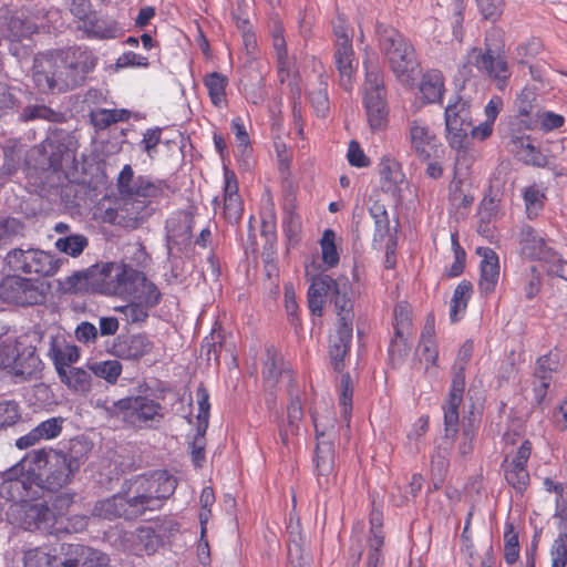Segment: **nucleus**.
<instances>
[{"mask_svg": "<svg viewBox=\"0 0 567 567\" xmlns=\"http://www.w3.org/2000/svg\"><path fill=\"white\" fill-rule=\"evenodd\" d=\"M97 64V58L85 47L39 54L33 62V81L43 93L63 92L80 85Z\"/></svg>", "mask_w": 567, "mask_h": 567, "instance_id": "obj_1", "label": "nucleus"}, {"mask_svg": "<svg viewBox=\"0 0 567 567\" xmlns=\"http://www.w3.org/2000/svg\"><path fill=\"white\" fill-rule=\"evenodd\" d=\"M27 458L34 471L35 486L49 492L69 485L81 466L76 456L53 449L33 450Z\"/></svg>", "mask_w": 567, "mask_h": 567, "instance_id": "obj_2", "label": "nucleus"}, {"mask_svg": "<svg viewBox=\"0 0 567 567\" xmlns=\"http://www.w3.org/2000/svg\"><path fill=\"white\" fill-rule=\"evenodd\" d=\"M375 37L378 47L394 75L400 80L410 79L419 65L411 41L398 29L383 23L375 25Z\"/></svg>", "mask_w": 567, "mask_h": 567, "instance_id": "obj_3", "label": "nucleus"}, {"mask_svg": "<svg viewBox=\"0 0 567 567\" xmlns=\"http://www.w3.org/2000/svg\"><path fill=\"white\" fill-rule=\"evenodd\" d=\"M474 350V342L466 340L461 346L453 365V378L447 399L443 404L445 439L450 440L447 449H451L455 441L460 425V406L463 402L465 390V370L470 363Z\"/></svg>", "mask_w": 567, "mask_h": 567, "instance_id": "obj_4", "label": "nucleus"}, {"mask_svg": "<svg viewBox=\"0 0 567 567\" xmlns=\"http://www.w3.org/2000/svg\"><path fill=\"white\" fill-rule=\"evenodd\" d=\"M365 80L363 83V106L370 127L384 130L389 123V107L383 73L378 58L373 54L363 61Z\"/></svg>", "mask_w": 567, "mask_h": 567, "instance_id": "obj_5", "label": "nucleus"}, {"mask_svg": "<svg viewBox=\"0 0 567 567\" xmlns=\"http://www.w3.org/2000/svg\"><path fill=\"white\" fill-rule=\"evenodd\" d=\"M49 289L50 285L38 278L12 272L0 280V300L21 308L39 306L47 301Z\"/></svg>", "mask_w": 567, "mask_h": 567, "instance_id": "obj_6", "label": "nucleus"}, {"mask_svg": "<svg viewBox=\"0 0 567 567\" xmlns=\"http://www.w3.org/2000/svg\"><path fill=\"white\" fill-rule=\"evenodd\" d=\"M135 484V494L132 498L141 516L146 511L159 509L163 501L174 494L177 480L166 471H157L150 476L140 477Z\"/></svg>", "mask_w": 567, "mask_h": 567, "instance_id": "obj_7", "label": "nucleus"}, {"mask_svg": "<svg viewBox=\"0 0 567 567\" xmlns=\"http://www.w3.org/2000/svg\"><path fill=\"white\" fill-rule=\"evenodd\" d=\"M93 293L127 298V287L135 269L126 264L100 262L90 267ZM134 280V277H133Z\"/></svg>", "mask_w": 567, "mask_h": 567, "instance_id": "obj_8", "label": "nucleus"}, {"mask_svg": "<svg viewBox=\"0 0 567 567\" xmlns=\"http://www.w3.org/2000/svg\"><path fill=\"white\" fill-rule=\"evenodd\" d=\"M4 265L11 272L51 277L59 270L61 261L51 252L38 248H13L7 252Z\"/></svg>", "mask_w": 567, "mask_h": 567, "instance_id": "obj_9", "label": "nucleus"}, {"mask_svg": "<svg viewBox=\"0 0 567 567\" xmlns=\"http://www.w3.org/2000/svg\"><path fill=\"white\" fill-rule=\"evenodd\" d=\"M532 453L533 443L525 439L517 447L507 451L501 462L499 467L505 483L519 497H523L530 486L528 461Z\"/></svg>", "mask_w": 567, "mask_h": 567, "instance_id": "obj_10", "label": "nucleus"}, {"mask_svg": "<svg viewBox=\"0 0 567 567\" xmlns=\"http://www.w3.org/2000/svg\"><path fill=\"white\" fill-rule=\"evenodd\" d=\"M446 141L452 148L464 151L472 127L470 103L458 94L449 99L444 110Z\"/></svg>", "mask_w": 567, "mask_h": 567, "instance_id": "obj_11", "label": "nucleus"}, {"mask_svg": "<svg viewBox=\"0 0 567 567\" xmlns=\"http://www.w3.org/2000/svg\"><path fill=\"white\" fill-rule=\"evenodd\" d=\"M106 554L83 544L51 545L50 567H109Z\"/></svg>", "mask_w": 567, "mask_h": 567, "instance_id": "obj_12", "label": "nucleus"}, {"mask_svg": "<svg viewBox=\"0 0 567 567\" xmlns=\"http://www.w3.org/2000/svg\"><path fill=\"white\" fill-rule=\"evenodd\" d=\"M468 56L476 70L494 83L499 91H504L508 86L512 70L503 52L493 50L485 44L484 49L472 48Z\"/></svg>", "mask_w": 567, "mask_h": 567, "instance_id": "obj_13", "label": "nucleus"}, {"mask_svg": "<svg viewBox=\"0 0 567 567\" xmlns=\"http://www.w3.org/2000/svg\"><path fill=\"white\" fill-rule=\"evenodd\" d=\"M334 41V65L339 75L340 85L349 93L353 89V49L352 37L346 27V19L338 14L332 21Z\"/></svg>", "mask_w": 567, "mask_h": 567, "instance_id": "obj_14", "label": "nucleus"}, {"mask_svg": "<svg viewBox=\"0 0 567 567\" xmlns=\"http://www.w3.org/2000/svg\"><path fill=\"white\" fill-rule=\"evenodd\" d=\"M338 328L336 336L331 339L330 359L333 369L341 372L344 368V358L350 355L352 343V326L354 312H351V305L344 299L337 300Z\"/></svg>", "mask_w": 567, "mask_h": 567, "instance_id": "obj_15", "label": "nucleus"}, {"mask_svg": "<svg viewBox=\"0 0 567 567\" xmlns=\"http://www.w3.org/2000/svg\"><path fill=\"white\" fill-rule=\"evenodd\" d=\"M117 188L122 196H133L151 203L152 198H159L171 190L169 185L162 179H155L143 175L134 176L131 165H124L117 177Z\"/></svg>", "mask_w": 567, "mask_h": 567, "instance_id": "obj_16", "label": "nucleus"}, {"mask_svg": "<svg viewBox=\"0 0 567 567\" xmlns=\"http://www.w3.org/2000/svg\"><path fill=\"white\" fill-rule=\"evenodd\" d=\"M27 455L0 474V496L7 501L22 502L30 496L35 486L32 466L25 470Z\"/></svg>", "mask_w": 567, "mask_h": 567, "instance_id": "obj_17", "label": "nucleus"}, {"mask_svg": "<svg viewBox=\"0 0 567 567\" xmlns=\"http://www.w3.org/2000/svg\"><path fill=\"white\" fill-rule=\"evenodd\" d=\"M393 316L394 337L389 344V359L392 367H398L410 350L409 338L413 329L411 306L405 301L399 302L394 307Z\"/></svg>", "mask_w": 567, "mask_h": 567, "instance_id": "obj_18", "label": "nucleus"}, {"mask_svg": "<svg viewBox=\"0 0 567 567\" xmlns=\"http://www.w3.org/2000/svg\"><path fill=\"white\" fill-rule=\"evenodd\" d=\"M408 137L411 150L421 162L435 158L442 146L429 124L421 118L409 122Z\"/></svg>", "mask_w": 567, "mask_h": 567, "instance_id": "obj_19", "label": "nucleus"}, {"mask_svg": "<svg viewBox=\"0 0 567 567\" xmlns=\"http://www.w3.org/2000/svg\"><path fill=\"white\" fill-rule=\"evenodd\" d=\"M311 419L316 432V449L313 455L315 470L318 476L329 475L334 465L333 444L327 433V424L317 413H311Z\"/></svg>", "mask_w": 567, "mask_h": 567, "instance_id": "obj_20", "label": "nucleus"}, {"mask_svg": "<svg viewBox=\"0 0 567 567\" xmlns=\"http://www.w3.org/2000/svg\"><path fill=\"white\" fill-rule=\"evenodd\" d=\"M128 401L126 423L133 426H150L151 422L158 423L164 417L162 404L148 396H128Z\"/></svg>", "mask_w": 567, "mask_h": 567, "instance_id": "obj_21", "label": "nucleus"}, {"mask_svg": "<svg viewBox=\"0 0 567 567\" xmlns=\"http://www.w3.org/2000/svg\"><path fill=\"white\" fill-rule=\"evenodd\" d=\"M92 515L99 518L113 520L116 518L132 519L140 516L132 496L115 494L109 498L97 501Z\"/></svg>", "mask_w": 567, "mask_h": 567, "instance_id": "obj_22", "label": "nucleus"}, {"mask_svg": "<svg viewBox=\"0 0 567 567\" xmlns=\"http://www.w3.org/2000/svg\"><path fill=\"white\" fill-rule=\"evenodd\" d=\"M477 254L482 257L478 289L482 295L489 296L495 291L498 282L499 258L489 247L477 248Z\"/></svg>", "mask_w": 567, "mask_h": 567, "instance_id": "obj_23", "label": "nucleus"}, {"mask_svg": "<svg viewBox=\"0 0 567 567\" xmlns=\"http://www.w3.org/2000/svg\"><path fill=\"white\" fill-rule=\"evenodd\" d=\"M243 210L244 205L238 194L236 174L228 167H224V217L230 224L238 223L241 218Z\"/></svg>", "mask_w": 567, "mask_h": 567, "instance_id": "obj_24", "label": "nucleus"}, {"mask_svg": "<svg viewBox=\"0 0 567 567\" xmlns=\"http://www.w3.org/2000/svg\"><path fill=\"white\" fill-rule=\"evenodd\" d=\"M64 419L61 416L49 417L40 422L27 434L20 436L16 441V446L19 450L29 449L40 441H49L58 437L63 430Z\"/></svg>", "mask_w": 567, "mask_h": 567, "instance_id": "obj_25", "label": "nucleus"}, {"mask_svg": "<svg viewBox=\"0 0 567 567\" xmlns=\"http://www.w3.org/2000/svg\"><path fill=\"white\" fill-rule=\"evenodd\" d=\"M519 252L530 260L547 259L551 256V248L547 246L545 238L532 226L525 225L519 231Z\"/></svg>", "mask_w": 567, "mask_h": 567, "instance_id": "obj_26", "label": "nucleus"}, {"mask_svg": "<svg viewBox=\"0 0 567 567\" xmlns=\"http://www.w3.org/2000/svg\"><path fill=\"white\" fill-rule=\"evenodd\" d=\"M445 91V78L440 70L430 69L422 74L419 97L423 105L442 104Z\"/></svg>", "mask_w": 567, "mask_h": 567, "instance_id": "obj_27", "label": "nucleus"}, {"mask_svg": "<svg viewBox=\"0 0 567 567\" xmlns=\"http://www.w3.org/2000/svg\"><path fill=\"white\" fill-rule=\"evenodd\" d=\"M47 354L53 362L58 374L62 370L70 368L73 363H76L80 359L78 347L68 343L64 338L58 336L50 337Z\"/></svg>", "mask_w": 567, "mask_h": 567, "instance_id": "obj_28", "label": "nucleus"}, {"mask_svg": "<svg viewBox=\"0 0 567 567\" xmlns=\"http://www.w3.org/2000/svg\"><path fill=\"white\" fill-rule=\"evenodd\" d=\"M74 502V495L63 493L58 495L52 502L51 506L47 503H43V524H45L47 528H43V534L48 535H61V523L63 511H69L71 505Z\"/></svg>", "mask_w": 567, "mask_h": 567, "instance_id": "obj_29", "label": "nucleus"}, {"mask_svg": "<svg viewBox=\"0 0 567 567\" xmlns=\"http://www.w3.org/2000/svg\"><path fill=\"white\" fill-rule=\"evenodd\" d=\"M134 280L130 279L127 298L144 302L153 308L161 301L162 293L154 282L148 280L144 272L135 269ZM133 278V275H132Z\"/></svg>", "mask_w": 567, "mask_h": 567, "instance_id": "obj_30", "label": "nucleus"}, {"mask_svg": "<svg viewBox=\"0 0 567 567\" xmlns=\"http://www.w3.org/2000/svg\"><path fill=\"white\" fill-rule=\"evenodd\" d=\"M153 342L145 333L132 334L120 339L115 346V354L126 360H138L153 350Z\"/></svg>", "mask_w": 567, "mask_h": 567, "instance_id": "obj_31", "label": "nucleus"}, {"mask_svg": "<svg viewBox=\"0 0 567 567\" xmlns=\"http://www.w3.org/2000/svg\"><path fill=\"white\" fill-rule=\"evenodd\" d=\"M330 291L333 292V303L336 309L337 300L340 298L341 300L344 299L346 301H349V303L351 305V312H353L354 303L352 299L348 296L349 293H351V287H348L344 282L333 280L328 275L316 277L308 289V295L324 297Z\"/></svg>", "mask_w": 567, "mask_h": 567, "instance_id": "obj_32", "label": "nucleus"}, {"mask_svg": "<svg viewBox=\"0 0 567 567\" xmlns=\"http://www.w3.org/2000/svg\"><path fill=\"white\" fill-rule=\"evenodd\" d=\"M89 38L95 39H114L121 34L120 24L104 16H100L96 12H91L85 19V22L80 25Z\"/></svg>", "mask_w": 567, "mask_h": 567, "instance_id": "obj_33", "label": "nucleus"}, {"mask_svg": "<svg viewBox=\"0 0 567 567\" xmlns=\"http://www.w3.org/2000/svg\"><path fill=\"white\" fill-rule=\"evenodd\" d=\"M122 205L118 209L120 216L125 225L136 228L151 216L150 202L133 196H122Z\"/></svg>", "mask_w": 567, "mask_h": 567, "instance_id": "obj_34", "label": "nucleus"}, {"mask_svg": "<svg viewBox=\"0 0 567 567\" xmlns=\"http://www.w3.org/2000/svg\"><path fill=\"white\" fill-rule=\"evenodd\" d=\"M58 377L71 392L79 395H86L93 388V377L87 368L70 367Z\"/></svg>", "mask_w": 567, "mask_h": 567, "instance_id": "obj_35", "label": "nucleus"}, {"mask_svg": "<svg viewBox=\"0 0 567 567\" xmlns=\"http://www.w3.org/2000/svg\"><path fill=\"white\" fill-rule=\"evenodd\" d=\"M535 94L524 89L515 100V116L513 125L518 126L519 130H534L536 125V115H533Z\"/></svg>", "mask_w": 567, "mask_h": 567, "instance_id": "obj_36", "label": "nucleus"}, {"mask_svg": "<svg viewBox=\"0 0 567 567\" xmlns=\"http://www.w3.org/2000/svg\"><path fill=\"white\" fill-rule=\"evenodd\" d=\"M38 152L43 159L40 162L43 168L58 171L62 166L63 155L66 151L60 134L48 136L38 147Z\"/></svg>", "mask_w": 567, "mask_h": 567, "instance_id": "obj_37", "label": "nucleus"}, {"mask_svg": "<svg viewBox=\"0 0 567 567\" xmlns=\"http://www.w3.org/2000/svg\"><path fill=\"white\" fill-rule=\"evenodd\" d=\"M6 31V37L10 41L20 42L38 33L39 25L31 16L24 12H17L8 19Z\"/></svg>", "mask_w": 567, "mask_h": 567, "instance_id": "obj_38", "label": "nucleus"}, {"mask_svg": "<svg viewBox=\"0 0 567 567\" xmlns=\"http://www.w3.org/2000/svg\"><path fill=\"white\" fill-rule=\"evenodd\" d=\"M415 355L417 359L412 364L414 371L423 370L424 374H429L439 368V349L434 339L422 338Z\"/></svg>", "mask_w": 567, "mask_h": 567, "instance_id": "obj_39", "label": "nucleus"}, {"mask_svg": "<svg viewBox=\"0 0 567 567\" xmlns=\"http://www.w3.org/2000/svg\"><path fill=\"white\" fill-rule=\"evenodd\" d=\"M472 293L473 285L468 280L464 279L455 287L450 301L449 316L451 322L455 323L464 318Z\"/></svg>", "mask_w": 567, "mask_h": 567, "instance_id": "obj_40", "label": "nucleus"}, {"mask_svg": "<svg viewBox=\"0 0 567 567\" xmlns=\"http://www.w3.org/2000/svg\"><path fill=\"white\" fill-rule=\"evenodd\" d=\"M203 83L215 107L223 109L228 105L226 89L229 81L226 75L219 72H210L205 74Z\"/></svg>", "mask_w": 567, "mask_h": 567, "instance_id": "obj_41", "label": "nucleus"}, {"mask_svg": "<svg viewBox=\"0 0 567 567\" xmlns=\"http://www.w3.org/2000/svg\"><path fill=\"white\" fill-rule=\"evenodd\" d=\"M338 390L340 392L339 396V408L341 419L346 424V433L344 435L350 436L351 433V416H352V398H353V386L352 379L349 373H344L341 375L340 382L338 384Z\"/></svg>", "mask_w": 567, "mask_h": 567, "instance_id": "obj_42", "label": "nucleus"}, {"mask_svg": "<svg viewBox=\"0 0 567 567\" xmlns=\"http://www.w3.org/2000/svg\"><path fill=\"white\" fill-rule=\"evenodd\" d=\"M85 367L92 375L104 380L110 385L116 384L123 371L122 363L116 359L89 361Z\"/></svg>", "mask_w": 567, "mask_h": 567, "instance_id": "obj_43", "label": "nucleus"}, {"mask_svg": "<svg viewBox=\"0 0 567 567\" xmlns=\"http://www.w3.org/2000/svg\"><path fill=\"white\" fill-rule=\"evenodd\" d=\"M560 368V355L557 349H551L547 353L536 359L533 378L535 380L553 381V375Z\"/></svg>", "mask_w": 567, "mask_h": 567, "instance_id": "obj_44", "label": "nucleus"}, {"mask_svg": "<svg viewBox=\"0 0 567 567\" xmlns=\"http://www.w3.org/2000/svg\"><path fill=\"white\" fill-rule=\"evenodd\" d=\"M525 212L528 219H535L544 209L547 199L546 188L534 183L523 190Z\"/></svg>", "mask_w": 567, "mask_h": 567, "instance_id": "obj_45", "label": "nucleus"}, {"mask_svg": "<svg viewBox=\"0 0 567 567\" xmlns=\"http://www.w3.org/2000/svg\"><path fill=\"white\" fill-rule=\"evenodd\" d=\"M90 117L96 130H105L112 124L128 121L131 112L126 109H97L91 112Z\"/></svg>", "mask_w": 567, "mask_h": 567, "instance_id": "obj_46", "label": "nucleus"}, {"mask_svg": "<svg viewBox=\"0 0 567 567\" xmlns=\"http://www.w3.org/2000/svg\"><path fill=\"white\" fill-rule=\"evenodd\" d=\"M264 377L267 380L276 381L279 377L287 374L291 377V370L285 362L282 355L275 349H267V358L264 363Z\"/></svg>", "mask_w": 567, "mask_h": 567, "instance_id": "obj_47", "label": "nucleus"}, {"mask_svg": "<svg viewBox=\"0 0 567 567\" xmlns=\"http://www.w3.org/2000/svg\"><path fill=\"white\" fill-rule=\"evenodd\" d=\"M544 488L548 493H554L555 498V517L560 523L567 520V486L561 482H555L550 477H545L543 482Z\"/></svg>", "mask_w": 567, "mask_h": 567, "instance_id": "obj_48", "label": "nucleus"}, {"mask_svg": "<svg viewBox=\"0 0 567 567\" xmlns=\"http://www.w3.org/2000/svg\"><path fill=\"white\" fill-rule=\"evenodd\" d=\"M369 212L374 220V241H383L384 237L393 234L390 227V219L384 204L375 200Z\"/></svg>", "mask_w": 567, "mask_h": 567, "instance_id": "obj_49", "label": "nucleus"}, {"mask_svg": "<svg viewBox=\"0 0 567 567\" xmlns=\"http://www.w3.org/2000/svg\"><path fill=\"white\" fill-rule=\"evenodd\" d=\"M567 565V520L560 523L559 533L550 547V567Z\"/></svg>", "mask_w": 567, "mask_h": 567, "instance_id": "obj_50", "label": "nucleus"}, {"mask_svg": "<svg viewBox=\"0 0 567 567\" xmlns=\"http://www.w3.org/2000/svg\"><path fill=\"white\" fill-rule=\"evenodd\" d=\"M463 179L454 175L449 184V203L455 209H468L474 203V196L463 188Z\"/></svg>", "mask_w": 567, "mask_h": 567, "instance_id": "obj_51", "label": "nucleus"}, {"mask_svg": "<svg viewBox=\"0 0 567 567\" xmlns=\"http://www.w3.org/2000/svg\"><path fill=\"white\" fill-rule=\"evenodd\" d=\"M20 120L22 122H30L35 120H45L48 122L58 123L61 122L63 115L47 105H27L20 113Z\"/></svg>", "mask_w": 567, "mask_h": 567, "instance_id": "obj_52", "label": "nucleus"}, {"mask_svg": "<svg viewBox=\"0 0 567 567\" xmlns=\"http://www.w3.org/2000/svg\"><path fill=\"white\" fill-rule=\"evenodd\" d=\"M23 567H50L51 545L28 548L22 551Z\"/></svg>", "mask_w": 567, "mask_h": 567, "instance_id": "obj_53", "label": "nucleus"}, {"mask_svg": "<svg viewBox=\"0 0 567 567\" xmlns=\"http://www.w3.org/2000/svg\"><path fill=\"white\" fill-rule=\"evenodd\" d=\"M43 503L30 504L24 507L21 525L25 530L43 533Z\"/></svg>", "mask_w": 567, "mask_h": 567, "instance_id": "obj_54", "label": "nucleus"}, {"mask_svg": "<svg viewBox=\"0 0 567 567\" xmlns=\"http://www.w3.org/2000/svg\"><path fill=\"white\" fill-rule=\"evenodd\" d=\"M136 551L154 553L161 544L159 536L151 526H141L134 533Z\"/></svg>", "mask_w": 567, "mask_h": 567, "instance_id": "obj_55", "label": "nucleus"}, {"mask_svg": "<svg viewBox=\"0 0 567 567\" xmlns=\"http://www.w3.org/2000/svg\"><path fill=\"white\" fill-rule=\"evenodd\" d=\"M89 240L84 235H68L59 238L54 246L55 248L65 255L71 257L80 256L83 250L87 247Z\"/></svg>", "mask_w": 567, "mask_h": 567, "instance_id": "obj_56", "label": "nucleus"}, {"mask_svg": "<svg viewBox=\"0 0 567 567\" xmlns=\"http://www.w3.org/2000/svg\"><path fill=\"white\" fill-rule=\"evenodd\" d=\"M63 291L65 293L92 292L90 267L69 276L63 282Z\"/></svg>", "mask_w": 567, "mask_h": 567, "instance_id": "obj_57", "label": "nucleus"}, {"mask_svg": "<svg viewBox=\"0 0 567 567\" xmlns=\"http://www.w3.org/2000/svg\"><path fill=\"white\" fill-rule=\"evenodd\" d=\"M543 51V43L539 39L533 38L518 44L513 54L517 64L526 65Z\"/></svg>", "mask_w": 567, "mask_h": 567, "instance_id": "obj_58", "label": "nucleus"}, {"mask_svg": "<svg viewBox=\"0 0 567 567\" xmlns=\"http://www.w3.org/2000/svg\"><path fill=\"white\" fill-rule=\"evenodd\" d=\"M128 396L117 401H110L107 399H97L94 402V408L104 411L105 415L110 419L122 417L124 422L127 421Z\"/></svg>", "mask_w": 567, "mask_h": 567, "instance_id": "obj_59", "label": "nucleus"}, {"mask_svg": "<svg viewBox=\"0 0 567 567\" xmlns=\"http://www.w3.org/2000/svg\"><path fill=\"white\" fill-rule=\"evenodd\" d=\"M301 217L292 210L286 212L282 218V229L290 246H296L301 235Z\"/></svg>", "mask_w": 567, "mask_h": 567, "instance_id": "obj_60", "label": "nucleus"}, {"mask_svg": "<svg viewBox=\"0 0 567 567\" xmlns=\"http://www.w3.org/2000/svg\"><path fill=\"white\" fill-rule=\"evenodd\" d=\"M334 239V231L326 229L320 240L322 260L329 268L334 267L339 262V254L337 251Z\"/></svg>", "mask_w": 567, "mask_h": 567, "instance_id": "obj_61", "label": "nucleus"}, {"mask_svg": "<svg viewBox=\"0 0 567 567\" xmlns=\"http://www.w3.org/2000/svg\"><path fill=\"white\" fill-rule=\"evenodd\" d=\"M517 142H519L523 148V158L527 165L545 167L548 164L547 156L539 148L530 144L528 137H520Z\"/></svg>", "mask_w": 567, "mask_h": 567, "instance_id": "obj_62", "label": "nucleus"}, {"mask_svg": "<svg viewBox=\"0 0 567 567\" xmlns=\"http://www.w3.org/2000/svg\"><path fill=\"white\" fill-rule=\"evenodd\" d=\"M524 286L523 290L526 300H533L540 292L543 280L536 266H532L528 271L523 275Z\"/></svg>", "mask_w": 567, "mask_h": 567, "instance_id": "obj_63", "label": "nucleus"}, {"mask_svg": "<svg viewBox=\"0 0 567 567\" xmlns=\"http://www.w3.org/2000/svg\"><path fill=\"white\" fill-rule=\"evenodd\" d=\"M231 132L235 135V142L237 148L241 155H247L251 151L250 138L247 132L246 125L241 117L237 116L231 120L230 123Z\"/></svg>", "mask_w": 567, "mask_h": 567, "instance_id": "obj_64", "label": "nucleus"}]
</instances>
